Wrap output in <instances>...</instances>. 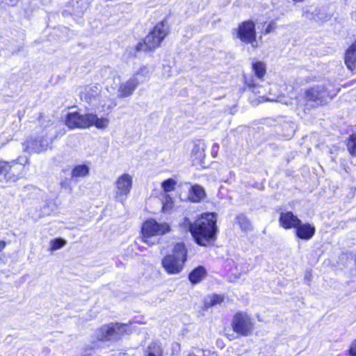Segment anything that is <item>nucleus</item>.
Returning a JSON list of instances; mask_svg holds the SVG:
<instances>
[{"instance_id": "1a4fd4ad", "label": "nucleus", "mask_w": 356, "mask_h": 356, "mask_svg": "<svg viewBox=\"0 0 356 356\" xmlns=\"http://www.w3.org/2000/svg\"><path fill=\"white\" fill-rule=\"evenodd\" d=\"M233 330L242 335H249L254 328V322L252 318L245 312H237L232 321Z\"/></svg>"}, {"instance_id": "72a5a7b5", "label": "nucleus", "mask_w": 356, "mask_h": 356, "mask_svg": "<svg viewBox=\"0 0 356 356\" xmlns=\"http://www.w3.org/2000/svg\"><path fill=\"white\" fill-rule=\"evenodd\" d=\"M193 153L198 154L197 159L202 160L204 157V151L203 147L196 145L193 149Z\"/></svg>"}, {"instance_id": "b1692460", "label": "nucleus", "mask_w": 356, "mask_h": 356, "mask_svg": "<svg viewBox=\"0 0 356 356\" xmlns=\"http://www.w3.org/2000/svg\"><path fill=\"white\" fill-rule=\"evenodd\" d=\"M224 301V296L218 294L208 296L204 299V307L209 308L216 305H219Z\"/></svg>"}, {"instance_id": "6ab92c4d", "label": "nucleus", "mask_w": 356, "mask_h": 356, "mask_svg": "<svg viewBox=\"0 0 356 356\" xmlns=\"http://www.w3.org/2000/svg\"><path fill=\"white\" fill-rule=\"evenodd\" d=\"M117 105L114 98H111L106 95L101 96L99 98L98 106H95L101 112L109 113Z\"/></svg>"}, {"instance_id": "2eb2a0df", "label": "nucleus", "mask_w": 356, "mask_h": 356, "mask_svg": "<svg viewBox=\"0 0 356 356\" xmlns=\"http://www.w3.org/2000/svg\"><path fill=\"white\" fill-rule=\"evenodd\" d=\"M94 337L98 341H101L115 340L111 323L104 325L101 327L96 329L94 332Z\"/></svg>"}, {"instance_id": "393cba45", "label": "nucleus", "mask_w": 356, "mask_h": 356, "mask_svg": "<svg viewBox=\"0 0 356 356\" xmlns=\"http://www.w3.org/2000/svg\"><path fill=\"white\" fill-rule=\"evenodd\" d=\"M150 75L149 68L145 65L140 66L137 70L135 71L131 76H136L140 81V83L143 82L145 79H148Z\"/></svg>"}, {"instance_id": "7ed1b4c3", "label": "nucleus", "mask_w": 356, "mask_h": 356, "mask_svg": "<svg viewBox=\"0 0 356 356\" xmlns=\"http://www.w3.org/2000/svg\"><path fill=\"white\" fill-rule=\"evenodd\" d=\"M28 163L27 158L19 157L11 161H0V181L14 183L22 177L25 173L24 165Z\"/></svg>"}, {"instance_id": "20e7f679", "label": "nucleus", "mask_w": 356, "mask_h": 356, "mask_svg": "<svg viewBox=\"0 0 356 356\" xmlns=\"http://www.w3.org/2000/svg\"><path fill=\"white\" fill-rule=\"evenodd\" d=\"M187 259V250L182 243H177L172 253L162 259V266L168 274L179 273Z\"/></svg>"}, {"instance_id": "2f4dec72", "label": "nucleus", "mask_w": 356, "mask_h": 356, "mask_svg": "<svg viewBox=\"0 0 356 356\" xmlns=\"http://www.w3.org/2000/svg\"><path fill=\"white\" fill-rule=\"evenodd\" d=\"M188 356H218V355L214 352L197 349L190 353Z\"/></svg>"}, {"instance_id": "423d86ee", "label": "nucleus", "mask_w": 356, "mask_h": 356, "mask_svg": "<svg viewBox=\"0 0 356 356\" xmlns=\"http://www.w3.org/2000/svg\"><path fill=\"white\" fill-rule=\"evenodd\" d=\"M168 33V26L164 22L156 24L145 38L143 42H140L137 44L136 50L148 51L159 47Z\"/></svg>"}, {"instance_id": "4c0bfd02", "label": "nucleus", "mask_w": 356, "mask_h": 356, "mask_svg": "<svg viewBox=\"0 0 356 356\" xmlns=\"http://www.w3.org/2000/svg\"><path fill=\"white\" fill-rule=\"evenodd\" d=\"M350 354L351 356H356V340L352 343L350 346Z\"/></svg>"}, {"instance_id": "f03ea898", "label": "nucleus", "mask_w": 356, "mask_h": 356, "mask_svg": "<svg viewBox=\"0 0 356 356\" xmlns=\"http://www.w3.org/2000/svg\"><path fill=\"white\" fill-rule=\"evenodd\" d=\"M65 124L70 129H84L90 126H95L98 129H105L109 124L106 118H98L93 113L84 115L79 112H69L65 118Z\"/></svg>"}, {"instance_id": "5701e85b", "label": "nucleus", "mask_w": 356, "mask_h": 356, "mask_svg": "<svg viewBox=\"0 0 356 356\" xmlns=\"http://www.w3.org/2000/svg\"><path fill=\"white\" fill-rule=\"evenodd\" d=\"M90 167L88 163L79 164L74 167L72 170V177H86L89 174Z\"/></svg>"}, {"instance_id": "bb28decb", "label": "nucleus", "mask_w": 356, "mask_h": 356, "mask_svg": "<svg viewBox=\"0 0 356 356\" xmlns=\"http://www.w3.org/2000/svg\"><path fill=\"white\" fill-rule=\"evenodd\" d=\"M253 70L258 79H261L266 73V67L262 62H256L252 65Z\"/></svg>"}, {"instance_id": "4be33fe9", "label": "nucleus", "mask_w": 356, "mask_h": 356, "mask_svg": "<svg viewBox=\"0 0 356 356\" xmlns=\"http://www.w3.org/2000/svg\"><path fill=\"white\" fill-rule=\"evenodd\" d=\"M205 196V192L202 187L198 185L193 186L191 188L188 194V199L194 202H198Z\"/></svg>"}, {"instance_id": "412c9836", "label": "nucleus", "mask_w": 356, "mask_h": 356, "mask_svg": "<svg viewBox=\"0 0 356 356\" xmlns=\"http://www.w3.org/2000/svg\"><path fill=\"white\" fill-rule=\"evenodd\" d=\"M144 356H163V349L161 343H150L144 352Z\"/></svg>"}, {"instance_id": "a878e982", "label": "nucleus", "mask_w": 356, "mask_h": 356, "mask_svg": "<svg viewBox=\"0 0 356 356\" xmlns=\"http://www.w3.org/2000/svg\"><path fill=\"white\" fill-rule=\"evenodd\" d=\"M113 330L114 339H118L122 335L127 332V324L111 323Z\"/></svg>"}, {"instance_id": "6e6552de", "label": "nucleus", "mask_w": 356, "mask_h": 356, "mask_svg": "<svg viewBox=\"0 0 356 356\" xmlns=\"http://www.w3.org/2000/svg\"><path fill=\"white\" fill-rule=\"evenodd\" d=\"M236 38L241 42L250 44L253 49H257L259 44L257 41L255 24L252 20L241 22L235 30Z\"/></svg>"}, {"instance_id": "39448f33", "label": "nucleus", "mask_w": 356, "mask_h": 356, "mask_svg": "<svg viewBox=\"0 0 356 356\" xmlns=\"http://www.w3.org/2000/svg\"><path fill=\"white\" fill-rule=\"evenodd\" d=\"M136 76H131L127 81H121L120 76H115L112 81L106 83V90L110 94L116 95L120 99L127 98L132 95L140 83Z\"/></svg>"}, {"instance_id": "ea45409f", "label": "nucleus", "mask_w": 356, "mask_h": 356, "mask_svg": "<svg viewBox=\"0 0 356 356\" xmlns=\"http://www.w3.org/2000/svg\"><path fill=\"white\" fill-rule=\"evenodd\" d=\"M62 187L63 188H69L70 187V181L66 179L60 183Z\"/></svg>"}, {"instance_id": "f257e3e1", "label": "nucleus", "mask_w": 356, "mask_h": 356, "mask_svg": "<svg viewBox=\"0 0 356 356\" xmlns=\"http://www.w3.org/2000/svg\"><path fill=\"white\" fill-rule=\"evenodd\" d=\"M183 226L191 232L196 243L202 246L207 245L215 238L218 229L213 213H204L194 222L185 218Z\"/></svg>"}, {"instance_id": "e433bc0d", "label": "nucleus", "mask_w": 356, "mask_h": 356, "mask_svg": "<svg viewBox=\"0 0 356 356\" xmlns=\"http://www.w3.org/2000/svg\"><path fill=\"white\" fill-rule=\"evenodd\" d=\"M245 83L251 88H254L256 87V83H254V80L253 77H246L245 78Z\"/></svg>"}, {"instance_id": "4468645a", "label": "nucleus", "mask_w": 356, "mask_h": 356, "mask_svg": "<svg viewBox=\"0 0 356 356\" xmlns=\"http://www.w3.org/2000/svg\"><path fill=\"white\" fill-rule=\"evenodd\" d=\"M279 221L284 229L296 228L300 223V220L291 211L281 212Z\"/></svg>"}, {"instance_id": "aec40b11", "label": "nucleus", "mask_w": 356, "mask_h": 356, "mask_svg": "<svg viewBox=\"0 0 356 356\" xmlns=\"http://www.w3.org/2000/svg\"><path fill=\"white\" fill-rule=\"evenodd\" d=\"M207 275L206 269L200 266L193 269L188 275V279L192 284H197L202 280Z\"/></svg>"}, {"instance_id": "f3484780", "label": "nucleus", "mask_w": 356, "mask_h": 356, "mask_svg": "<svg viewBox=\"0 0 356 356\" xmlns=\"http://www.w3.org/2000/svg\"><path fill=\"white\" fill-rule=\"evenodd\" d=\"M345 63L350 70L356 71V40L346 50Z\"/></svg>"}, {"instance_id": "a19ab883", "label": "nucleus", "mask_w": 356, "mask_h": 356, "mask_svg": "<svg viewBox=\"0 0 356 356\" xmlns=\"http://www.w3.org/2000/svg\"><path fill=\"white\" fill-rule=\"evenodd\" d=\"M6 242L3 241H0V252L5 248Z\"/></svg>"}, {"instance_id": "58836bf2", "label": "nucleus", "mask_w": 356, "mask_h": 356, "mask_svg": "<svg viewBox=\"0 0 356 356\" xmlns=\"http://www.w3.org/2000/svg\"><path fill=\"white\" fill-rule=\"evenodd\" d=\"M219 146L217 143L213 144L212 149H211V153L213 156H216L218 151Z\"/></svg>"}, {"instance_id": "c85d7f7f", "label": "nucleus", "mask_w": 356, "mask_h": 356, "mask_svg": "<svg viewBox=\"0 0 356 356\" xmlns=\"http://www.w3.org/2000/svg\"><path fill=\"white\" fill-rule=\"evenodd\" d=\"M176 181L172 178L168 179L162 182L161 186L165 192H170L174 190Z\"/></svg>"}, {"instance_id": "9b49d317", "label": "nucleus", "mask_w": 356, "mask_h": 356, "mask_svg": "<svg viewBox=\"0 0 356 356\" xmlns=\"http://www.w3.org/2000/svg\"><path fill=\"white\" fill-rule=\"evenodd\" d=\"M132 177L127 173H124L116 179L115 182V198L118 201L123 202L129 194L132 186Z\"/></svg>"}, {"instance_id": "dca6fc26", "label": "nucleus", "mask_w": 356, "mask_h": 356, "mask_svg": "<svg viewBox=\"0 0 356 356\" xmlns=\"http://www.w3.org/2000/svg\"><path fill=\"white\" fill-rule=\"evenodd\" d=\"M94 337L98 341H101L115 340L111 323L104 325L101 327L96 329L94 332Z\"/></svg>"}, {"instance_id": "cd10ccee", "label": "nucleus", "mask_w": 356, "mask_h": 356, "mask_svg": "<svg viewBox=\"0 0 356 356\" xmlns=\"http://www.w3.org/2000/svg\"><path fill=\"white\" fill-rule=\"evenodd\" d=\"M237 222L243 230H250L251 229L250 222L243 214H239L236 217Z\"/></svg>"}, {"instance_id": "c9c22d12", "label": "nucleus", "mask_w": 356, "mask_h": 356, "mask_svg": "<svg viewBox=\"0 0 356 356\" xmlns=\"http://www.w3.org/2000/svg\"><path fill=\"white\" fill-rule=\"evenodd\" d=\"M266 100L267 101L280 102H282L283 104H292V102H291L292 100L291 99H288L287 100H286L284 97H278L276 99L267 98Z\"/></svg>"}, {"instance_id": "ddd939ff", "label": "nucleus", "mask_w": 356, "mask_h": 356, "mask_svg": "<svg viewBox=\"0 0 356 356\" xmlns=\"http://www.w3.org/2000/svg\"><path fill=\"white\" fill-rule=\"evenodd\" d=\"M101 91L98 84L86 86L81 92V97L91 106H97Z\"/></svg>"}, {"instance_id": "79ce46f5", "label": "nucleus", "mask_w": 356, "mask_h": 356, "mask_svg": "<svg viewBox=\"0 0 356 356\" xmlns=\"http://www.w3.org/2000/svg\"><path fill=\"white\" fill-rule=\"evenodd\" d=\"M10 1L13 6H15L18 3L19 0H10Z\"/></svg>"}, {"instance_id": "0eeeda50", "label": "nucleus", "mask_w": 356, "mask_h": 356, "mask_svg": "<svg viewBox=\"0 0 356 356\" xmlns=\"http://www.w3.org/2000/svg\"><path fill=\"white\" fill-rule=\"evenodd\" d=\"M170 231V227L168 223H159L154 219L147 220L142 226L143 241L149 245H152L154 242L149 240L150 237L163 235Z\"/></svg>"}, {"instance_id": "f8f14e48", "label": "nucleus", "mask_w": 356, "mask_h": 356, "mask_svg": "<svg viewBox=\"0 0 356 356\" xmlns=\"http://www.w3.org/2000/svg\"><path fill=\"white\" fill-rule=\"evenodd\" d=\"M52 139L44 136L38 138L31 137L23 143V149L29 152H40L47 150Z\"/></svg>"}, {"instance_id": "473e14b6", "label": "nucleus", "mask_w": 356, "mask_h": 356, "mask_svg": "<svg viewBox=\"0 0 356 356\" xmlns=\"http://www.w3.org/2000/svg\"><path fill=\"white\" fill-rule=\"evenodd\" d=\"M172 198L168 195H166L165 202H163V211L165 212L168 211L172 208Z\"/></svg>"}, {"instance_id": "c756f323", "label": "nucleus", "mask_w": 356, "mask_h": 356, "mask_svg": "<svg viewBox=\"0 0 356 356\" xmlns=\"http://www.w3.org/2000/svg\"><path fill=\"white\" fill-rule=\"evenodd\" d=\"M347 146L350 154L356 156V134H353L350 136Z\"/></svg>"}, {"instance_id": "9d476101", "label": "nucleus", "mask_w": 356, "mask_h": 356, "mask_svg": "<svg viewBox=\"0 0 356 356\" xmlns=\"http://www.w3.org/2000/svg\"><path fill=\"white\" fill-rule=\"evenodd\" d=\"M329 97V92L323 85L310 88L305 92V99L307 102L313 103L312 106L325 104Z\"/></svg>"}, {"instance_id": "f704fd0d", "label": "nucleus", "mask_w": 356, "mask_h": 356, "mask_svg": "<svg viewBox=\"0 0 356 356\" xmlns=\"http://www.w3.org/2000/svg\"><path fill=\"white\" fill-rule=\"evenodd\" d=\"M276 27V23L275 22H270L264 30L263 33L268 34L272 31H275Z\"/></svg>"}, {"instance_id": "a211bd4d", "label": "nucleus", "mask_w": 356, "mask_h": 356, "mask_svg": "<svg viewBox=\"0 0 356 356\" xmlns=\"http://www.w3.org/2000/svg\"><path fill=\"white\" fill-rule=\"evenodd\" d=\"M296 235L302 239H309L311 238L315 232V227L308 223L302 224L301 222L296 227Z\"/></svg>"}, {"instance_id": "7c9ffc66", "label": "nucleus", "mask_w": 356, "mask_h": 356, "mask_svg": "<svg viewBox=\"0 0 356 356\" xmlns=\"http://www.w3.org/2000/svg\"><path fill=\"white\" fill-rule=\"evenodd\" d=\"M66 243V241L64 239L62 238H56L54 240H51L50 241L51 248L50 250L51 251L56 250L63 246H64Z\"/></svg>"}]
</instances>
